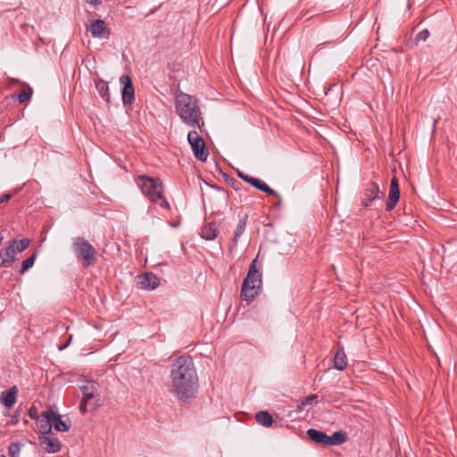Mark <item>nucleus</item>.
Segmentation results:
<instances>
[{"label":"nucleus","mask_w":457,"mask_h":457,"mask_svg":"<svg viewBox=\"0 0 457 457\" xmlns=\"http://www.w3.org/2000/svg\"><path fill=\"white\" fill-rule=\"evenodd\" d=\"M175 109L182 121L189 127L201 129L204 125L199 102L193 96L179 92L176 96Z\"/></svg>","instance_id":"nucleus-2"},{"label":"nucleus","mask_w":457,"mask_h":457,"mask_svg":"<svg viewBox=\"0 0 457 457\" xmlns=\"http://www.w3.org/2000/svg\"><path fill=\"white\" fill-rule=\"evenodd\" d=\"M258 260L257 257L253 260L247 275L243 280L241 288V298L246 302H252L259 294V290L262 287V273L257 268Z\"/></svg>","instance_id":"nucleus-4"},{"label":"nucleus","mask_w":457,"mask_h":457,"mask_svg":"<svg viewBox=\"0 0 457 457\" xmlns=\"http://www.w3.org/2000/svg\"><path fill=\"white\" fill-rule=\"evenodd\" d=\"M96 88L98 91L99 95L102 96L104 100H105L107 103H110V93H109V86L107 82H105L104 79L98 78L95 81Z\"/></svg>","instance_id":"nucleus-22"},{"label":"nucleus","mask_w":457,"mask_h":457,"mask_svg":"<svg viewBox=\"0 0 457 457\" xmlns=\"http://www.w3.org/2000/svg\"><path fill=\"white\" fill-rule=\"evenodd\" d=\"M19 416L20 414L18 411L12 416L11 423L12 425H16L19 422Z\"/></svg>","instance_id":"nucleus-38"},{"label":"nucleus","mask_w":457,"mask_h":457,"mask_svg":"<svg viewBox=\"0 0 457 457\" xmlns=\"http://www.w3.org/2000/svg\"><path fill=\"white\" fill-rule=\"evenodd\" d=\"M12 195L10 193H6V194L0 195V204L8 202L12 198Z\"/></svg>","instance_id":"nucleus-35"},{"label":"nucleus","mask_w":457,"mask_h":457,"mask_svg":"<svg viewBox=\"0 0 457 457\" xmlns=\"http://www.w3.org/2000/svg\"><path fill=\"white\" fill-rule=\"evenodd\" d=\"M47 413L50 414L51 424L55 430L60 432H66L70 428V425L66 421L62 420V416L55 413L52 408L47 410Z\"/></svg>","instance_id":"nucleus-16"},{"label":"nucleus","mask_w":457,"mask_h":457,"mask_svg":"<svg viewBox=\"0 0 457 457\" xmlns=\"http://www.w3.org/2000/svg\"><path fill=\"white\" fill-rule=\"evenodd\" d=\"M28 414L31 419H36L37 416V411L35 407H31L29 409Z\"/></svg>","instance_id":"nucleus-36"},{"label":"nucleus","mask_w":457,"mask_h":457,"mask_svg":"<svg viewBox=\"0 0 457 457\" xmlns=\"http://www.w3.org/2000/svg\"><path fill=\"white\" fill-rule=\"evenodd\" d=\"M16 253L13 250V245H7L0 250V267H10L16 262Z\"/></svg>","instance_id":"nucleus-13"},{"label":"nucleus","mask_w":457,"mask_h":457,"mask_svg":"<svg viewBox=\"0 0 457 457\" xmlns=\"http://www.w3.org/2000/svg\"><path fill=\"white\" fill-rule=\"evenodd\" d=\"M218 236V228L214 221L204 224L201 229V237L205 240H214Z\"/></svg>","instance_id":"nucleus-18"},{"label":"nucleus","mask_w":457,"mask_h":457,"mask_svg":"<svg viewBox=\"0 0 457 457\" xmlns=\"http://www.w3.org/2000/svg\"><path fill=\"white\" fill-rule=\"evenodd\" d=\"M39 441L45 451L47 453H57L61 450L62 444L56 437L40 436Z\"/></svg>","instance_id":"nucleus-14"},{"label":"nucleus","mask_w":457,"mask_h":457,"mask_svg":"<svg viewBox=\"0 0 457 457\" xmlns=\"http://www.w3.org/2000/svg\"><path fill=\"white\" fill-rule=\"evenodd\" d=\"M88 4L97 5L100 4V0H86Z\"/></svg>","instance_id":"nucleus-39"},{"label":"nucleus","mask_w":457,"mask_h":457,"mask_svg":"<svg viewBox=\"0 0 457 457\" xmlns=\"http://www.w3.org/2000/svg\"><path fill=\"white\" fill-rule=\"evenodd\" d=\"M429 35H430V33H429L428 29H425L421 30L415 37V39H414L415 44L417 45L420 41H426L428 39V37H429Z\"/></svg>","instance_id":"nucleus-31"},{"label":"nucleus","mask_w":457,"mask_h":457,"mask_svg":"<svg viewBox=\"0 0 457 457\" xmlns=\"http://www.w3.org/2000/svg\"><path fill=\"white\" fill-rule=\"evenodd\" d=\"M137 278V285L141 289H154L160 284L159 278L152 272H146L143 275H139Z\"/></svg>","instance_id":"nucleus-12"},{"label":"nucleus","mask_w":457,"mask_h":457,"mask_svg":"<svg viewBox=\"0 0 457 457\" xmlns=\"http://www.w3.org/2000/svg\"><path fill=\"white\" fill-rule=\"evenodd\" d=\"M82 393V400L79 404V411L85 414L87 411H95L97 404L96 388L94 384H87L80 387Z\"/></svg>","instance_id":"nucleus-6"},{"label":"nucleus","mask_w":457,"mask_h":457,"mask_svg":"<svg viewBox=\"0 0 457 457\" xmlns=\"http://www.w3.org/2000/svg\"><path fill=\"white\" fill-rule=\"evenodd\" d=\"M348 440L347 433L344 430H339L331 436L327 435L325 445H340Z\"/></svg>","instance_id":"nucleus-17"},{"label":"nucleus","mask_w":457,"mask_h":457,"mask_svg":"<svg viewBox=\"0 0 457 457\" xmlns=\"http://www.w3.org/2000/svg\"><path fill=\"white\" fill-rule=\"evenodd\" d=\"M120 82L123 86L121 90L123 104L125 105L132 104L135 102V89L131 78L128 75H122L120 78Z\"/></svg>","instance_id":"nucleus-9"},{"label":"nucleus","mask_w":457,"mask_h":457,"mask_svg":"<svg viewBox=\"0 0 457 457\" xmlns=\"http://www.w3.org/2000/svg\"><path fill=\"white\" fill-rule=\"evenodd\" d=\"M87 30L96 38H109L111 35L110 29L106 26L105 21L101 19L90 21L87 26Z\"/></svg>","instance_id":"nucleus-8"},{"label":"nucleus","mask_w":457,"mask_h":457,"mask_svg":"<svg viewBox=\"0 0 457 457\" xmlns=\"http://www.w3.org/2000/svg\"><path fill=\"white\" fill-rule=\"evenodd\" d=\"M247 218V214H245L244 217L238 222L234 237L232 238V244L228 247L229 251L233 250V248L237 245L241 235L244 233L246 227Z\"/></svg>","instance_id":"nucleus-19"},{"label":"nucleus","mask_w":457,"mask_h":457,"mask_svg":"<svg viewBox=\"0 0 457 457\" xmlns=\"http://www.w3.org/2000/svg\"><path fill=\"white\" fill-rule=\"evenodd\" d=\"M255 420L258 424L266 428L271 427L274 422L272 416L266 411H258L255 414Z\"/></svg>","instance_id":"nucleus-23"},{"label":"nucleus","mask_w":457,"mask_h":457,"mask_svg":"<svg viewBox=\"0 0 457 457\" xmlns=\"http://www.w3.org/2000/svg\"><path fill=\"white\" fill-rule=\"evenodd\" d=\"M384 195L383 192H380L379 187L376 182H370L367 185L364 189V199L361 202L363 207H368L373 201L380 198Z\"/></svg>","instance_id":"nucleus-11"},{"label":"nucleus","mask_w":457,"mask_h":457,"mask_svg":"<svg viewBox=\"0 0 457 457\" xmlns=\"http://www.w3.org/2000/svg\"><path fill=\"white\" fill-rule=\"evenodd\" d=\"M8 245H13V250H15V253H17L25 251L29 246L30 240L28 238H23L21 240L14 238L9 241Z\"/></svg>","instance_id":"nucleus-25"},{"label":"nucleus","mask_w":457,"mask_h":457,"mask_svg":"<svg viewBox=\"0 0 457 457\" xmlns=\"http://www.w3.org/2000/svg\"><path fill=\"white\" fill-rule=\"evenodd\" d=\"M334 367L338 370H344L347 366V358L342 347L338 348L334 356Z\"/></svg>","instance_id":"nucleus-20"},{"label":"nucleus","mask_w":457,"mask_h":457,"mask_svg":"<svg viewBox=\"0 0 457 457\" xmlns=\"http://www.w3.org/2000/svg\"><path fill=\"white\" fill-rule=\"evenodd\" d=\"M390 189H399L398 179L395 177L391 179Z\"/></svg>","instance_id":"nucleus-34"},{"label":"nucleus","mask_w":457,"mask_h":457,"mask_svg":"<svg viewBox=\"0 0 457 457\" xmlns=\"http://www.w3.org/2000/svg\"><path fill=\"white\" fill-rule=\"evenodd\" d=\"M318 398L316 395H310L306 396L303 401L302 402L303 405L312 404L313 401H315Z\"/></svg>","instance_id":"nucleus-33"},{"label":"nucleus","mask_w":457,"mask_h":457,"mask_svg":"<svg viewBox=\"0 0 457 457\" xmlns=\"http://www.w3.org/2000/svg\"><path fill=\"white\" fill-rule=\"evenodd\" d=\"M33 90L31 87H28L27 90H22L19 95H17V97L19 99L20 103H24L28 101L31 96H32Z\"/></svg>","instance_id":"nucleus-29"},{"label":"nucleus","mask_w":457,"mask_h":457,"mask_svg":"<svg viewBox=\"0 0 457 457\" xmlns=\"http://www.w3.org/2000/svg\"><path fill=\"white\" fill-rule=\"evenodd\" d=\"M168 69L171 73H179L183 71V65L179 62H172L168 64Z\"/></svg>","instance_id":"nucleus-30"},{"label":"nucleus","mask_w":457,"mask_h":457,"mask_svg":"<svg viewBox=\"0 0 457 457\" xmlns=\"http://www.w3.org/2000/svg\"><path fill=\"white\" fill-rule=\"evenodd\" d=\"M18 388L12 386L10 389L5 390L0 395V402L7 408H11L17 400Z\"/></svg>","instance_id":"nucleus-15"},{"label":"nucleus","mask_w":457,"mask_h":457,"mask_svg":"<svg viewBox=\"0 0 457 457\" xmlns=\"http://www.w3.org/2000/svg\"><path fill=\"white\" fill-rule=\"evenodd\" d=\"M171 392L183 402L195 398L198 390V375L193 358L183 354L171 364L170 369Z\"/></svg>","instance_id":"nucleus-1"},{"label":"nucleus","mask_w":457,"mask_h":457,"mask_svg":"<svg viewBox=\"0 0 457 457\" xmlns=\"http://www.w3.org/2000/svg\"><path fill=\"white\" fill-rule=\"evenodd\" d=\"M0 457H6V456H5V455H4V454H1V455H0Z\"/></svg>","instance_id":"nucleus-41"},{"label":"nucleus","mask_w":457,"mask_h":457,"mask_svg":"<svg viewBox=\"0 0 457 457\" xmlns=\"http://www.w3.org/2000/svg\"><path fill=\"white\" fill-rule=\"evenodd\" d=\"M227 182L236 191H239L242 188V187H243V185H242V183L240 181H238V180H237L236 179H233V178H231L229 179H228Z\"/></svg>","instance_id":"nucleus-32"},{"label":"nucleus","mask_w":457,"mask_h":457,"mask_svg":"<svg viewBox=\"0 0 457 457\" xmlns=\"http://www.w3.org/2000/svg\"><path fill=\"white\" fill-rule=\"evenodd\" d=\"M237 174L242 180L254 187L256 189L266 194H275V190L270 187L266 183H264L261 179L245 174L243 171L239 170H237Z\"/></svg>","instance_id":"nucleus-10"},{"label":"nucleus","mask_w":457,"mask_h":457,"mask_svg":"<svg viewBox=\"0 0 457 457\" xmlns=\"http://www.w3.org/2000/svg\"><path fill=\"white\" fill-rule=\"evenodd\" d=\"M400 198L399 189H389L388 199L386 204V211L391 212L397 204Z\"/></svg>","instance_id":"nucleus-24"},{"label":"nucleus","mask_w":457,"mask_h":457,"mask_svg":"<svg viewBox=\"0 0 457 457\" xmlns=\"http://www.w3.org/2000/svg\"><path fill=\"white\" fill-rule=\"evenodd\" d=\"M137 183L150 202L159 204L165 210H170V204L163 195L164 187L160 178L141 175L137 178Z\"/></svg>","instance_id":"nucleus-3"},{"label":"nucleus","mask_w":457,"mask_h":457,"mask_svg":"<svg viewBox=\"0 0 457 457\" xmlns=\"http://www.w3.org/2000/svg\"><path fill=\"white\" fill-rule=\"evenodd\" d=\"M306 434L312 442L317 445H325L327 434L323 431L315 428H310L307 430Z\"/></svg>","instance_id":"nucleus-21"},{"label":"nucleus","mask_w":457,"mask_h":457,"mask_svg":"<svg viewBox=\"0 0 457 457\" xmlns=\"http://www.w3.org/2000/svg\"><path fill=\"white\" fill-rule=\"evenodd\" d=\"M21 444L12 443L8 447V454L10 457H20Z\"/></svg>","instance_id":"nucleus-28"},{"label":"nucleus","mask_w":457,"mask_h":457,"mask_svg":"<svg viewBox=\"0 0 457 457\" xmlns=\"http://www.w3.org/2000/svg\"><path fill=\"white\" fill-rule=\"evenodd\" d=\"M73 250L78 261L81 262L84 268H88L96 263L97 253L84 237H78L74 239Z\"/></svg>","instance_id":"nucleus-5"},{"label":"nucleus","mask_w":457,"mask_h":457,"mask_svg":"<svg viewBox=\"0 0 457 457\" xmlns=\"http://www.w3.org/2000/svg\"><path fill=\"white\" fill-rule=\"evenodd\" d=\"M37 254L33 253L31 256L24 260L21 263V270L20 272L23 274L25 271H27L29 268H31L36 261Z\"/></svg>","instance_id":"nucleus-27"},{"label":"nucleus","mask_w":457,"mask_h":457,"mask_svg":"<svg viewBox=\"0 0 457 457\" xmlns=\"http://www.w3.org/2000/svg\"><path fill=\"white\" fill-rule=\"evenodd\" d=\"M42 416L45 418V420H40L39 431L43 435L49 434V433H51V430H52L50 414H48L47 411H46L42 412Z\"/></svg>","instance_id":"nucleus-26"},{"label":"nucleus","mask_w":457,"mask_h":457,"mask_svg":"<svg viewBox=\"0 0 457 457\" xmlns=\"http://www.w3.org/2000/svg\"><path fill=\"white\" fill-rule=\"evenodd\" d=\"M270 195H274V196H276V197H277L278 201H277V203L275 204V206H276V207H279V206H280V204H281V203H282V199H281L280 195H279L277 191H275V194H270Z\"/></svg>","instance_id":"nucleus-37"},{"label":"nucleus","mask_w":457,"mask_h":457,"mask_svg":"<svg viewBox=\"0 0 457 457\" xmlns=\"http://www.w3.org/2000/svg\"><path fill=\"white\" fill-rule=\"evenodd\" d=\"M187 141L195 157L201 162H205L208 158L209 151L204 140L199 136L198 132L195 130L189 131Z\"/></svg>","instance_id":"nucleus-7"},{"label":"nucleus","mask_w":457,"mask_h":457,"mask_svg":"<svg viewBox=\"0 0 457 457\" xmlns=\"http://www.w3.org/2000/svg\"><path fill=\"white\" fill-rule=\"evenodd\" d=\"M71 340V336H70L69 341L66 344L59 346V350L65 349L68 346V345L70 344Z\"/></svg>","instance_id":"nucleus-40"}]
</instances>
